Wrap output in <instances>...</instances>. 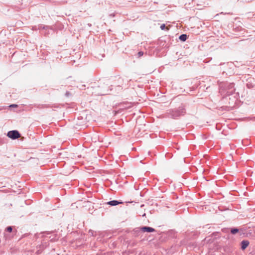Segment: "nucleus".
<instances>
[{
	"label": "nucleus",
	"instance_id": "f257e3e1",
	"mask_svg": "<svg viewBox=\"0 0 255 255\" xmlns=\"http://www.w3.org/2000/svg\"><path fill=\"white\" fill-rule=\"evenodd\" d=\"M7 135L8 137L14 139L20 137V134L17 130H11L8 132Z\"/></svg>",
	"mask_w": 255,
	"mask_h": 255
},
{
	"label": "nucleus",
	"instance_id": "f03ea898",
	"mask_svg": "<svg viewBox=\"0 0 255 255\" xmlns=\"http://www.w3.org/2000/svg\"><path fill=\"white\" fill-rule=\"evenodd\" d=\"M140 231L142 232H153L155 231L154 229L149 227H143L139 228Z\"/></svg>",
	"mask_w": 255,
	"mask_h": 255
},
{
	"label": "nucleus",
	"instance_id": "7ed1b4c3",
	"mask_svg": "<svg viewBox=\"0 0 255 255\" xmlns=\"http://www.w3.org/2000/svg\"><path fill=\"white\" fill-rule=\"evenodd\" d=\"M249 245V242L248 241H243L241 242L242 249L244 250L246 249Z\"/></svg>",
	"mask_w": 255,
	"mask_h": 255
},
{
	"label": "nucleus",
	"instance_id": "20e7f679",
	"mask_svg": "<svg viewBox=\"0 0 255 255\" xmlns=\"http://www.w3.org/2000/svg\"><path fill=\"white\" fill-rule=\"evenodd\" d=\"M108 205H110L111 206H116L120 204H123L122 202H119L116 200H113L111 201H109L107 203Z\"/></svg>",
	"mask_w": 255,
	"mask_h": 255
},
{
	"label": "nucleus",
	"instance_id": "39448f33",
	"mask_svg": "<svg viewBox=\"0 0 255 255\" xmlns=\"http://www.w3.org/2000/svg\"><path fill=\"white\" fill-rule=\"evenodd\" d=\"M179 39L182 41H185L187 39V35L186 34H182L179 36Z\"/></svg>",
	"mask_w": 255,
	"mask_h": 255
},
{
	"label": "nucleus",
	"instance_id": "423d86ee",
	"mask_svg": "<svg viewBox=\"0 0 255 255\" xmlns=\"http://www.w3.org/2000/svg\"><path fill=\"white\" fill-rule=\"evenodd\" d=\"M239 231L238 229H233L231 230V233L233 234H236L237 233H238Z\"/></svg>",
	"mask_w": 255,
	"mask_h": 255
},
{
	"label": "nucleus",
	"instance_id": "0eeeda50",
	"mask_svg": "<svg viewBox=\"0 0 255 255\" xmlns=\"http://www.w3.org/2000/svg\"><path fill=\"white\" fill-rule=\"evenodd\" d=\"M12 228L11 227H8L7 228H6V231L9 232H11L12 231Z\"/></svg>",
	"mask_w": 255,
	"mask_h": 255
},
{
	"label": "nucleus",
	"instance_id": "6e6552de",
	"mask_svg": "<svg viewBox=\"0 0 255 255\" xmlns=\"http://www.w3.org/2000/svg\"><path fill=\"white\" fill-rule=\"evenodd\" d=\"M165 25L164 24H162L161 26H160V28L162 29V30H164L165 28Z\"/></svg>",
	"mask_w": 255,
	"mask_h": 255
},
{
	"label": "nucleus",
	"instance_id": "1a4fd4ad",
	"mask_svg": "<svg viewBox=\"0 0 255 255\" xmlns=\"http://www.w3.org/2000/svg\"><path fill=\"white\" fill-rule=\"evenodd\" d=\"M143 52H141V51H140V52H139L138 53V56H139V57H140V56H142V55H143Z\"/></svg>",
	"mask_w": 255,
	"mask_h": 255
},
{
	"label": "nucleus",
	"instance_id": "9d476101",
	"mask_svg": "<svg viewBox=\"0 0 255 255\" xmlns=\"http://www.w3.org/2000/svg\"><path fill=\"white\" fill-rule=\"evenodd\" d=\"M17 106L16 105H11L10 106V107H16Z\"/></svg>",
	"mask_w": 255,
	"mask_h": 255
}]
</instances>
